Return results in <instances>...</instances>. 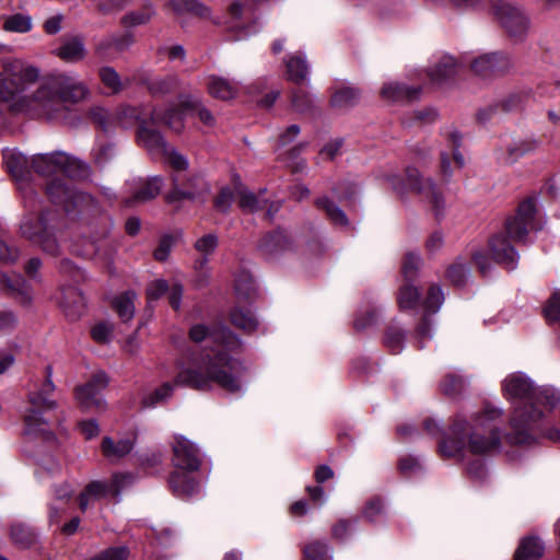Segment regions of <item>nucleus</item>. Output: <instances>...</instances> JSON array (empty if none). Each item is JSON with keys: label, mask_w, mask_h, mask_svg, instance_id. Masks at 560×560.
<instances>
[{"label": "nucleus", "mask_w": 560, "mask_h": 560, "mask_svg": "<svg viewBox=\"0 0 560 560\" xmlns=\"http://www.w3.org/2000/svg\"><path fill=\"white\" fill-rule=\"evenodd\" d=\"M520 104V98L515 95H510L500 103L495 105H491L488 108L481 109L478 113L479 120L486 121L489 119L493 114L497 113H509L513 109H515Z\"/></svg>", "instance_id": "obj_45"}, {"label": "nucleus", "mask_w": 560, "mask_h": 560, "mask_svg": "<svg viewBox=\"0 0 560 560\" xmlns=\"http://www.w3.org/2000/svg\"><path fill=\"white\" fill-rule=\"evenodd\" d=\"M47 195L51 202L60 205L66 212H70L75 208H81L89 203L91 196L77 191L70 187L69 182L65 178H56L50 180L46 187Z\"/></svg>", "instance_id": "obj_9"}, {"label": "nucleus", "mask_w": 560, "mask_h": 560, "mask_svg": "<svg viewBox=\"0 0 560 560\" xmlns=\"http://www.w3.org/2000/svg\"><path fill=\"white\" fill-rule=\"evenodd\" d=\"M55 384L52 382V369L50 365L46 366V380L42 387L37 392H32L28 395V401L33 407L54 409L57 404L50 399L49 396L55 390Z\"/></svg>", "instance_id": "obj_23"}, {"label": "nucleus", "mask_w": 560, "mask_h": 560, "mask_svg": "<svg viewBox=\"0 0 560 560\" xmlns=\"http://www.w3.org/2000/svg\"><path fill=\"white\" fill-rule=\"evenodd\" d=\"M308 74V65L304 57L296 55L292 56L287 61V75L288 79L299 83L304 81Z\"/></svg>", "instance_id": "obj_43"}, {"label": "nucleus", "mask_w": 560, "mask_h": 560, "mask_svg": "<svg viewBox=\"0 0 560 560\" xmlns=\"http://www.w3.org/2000/svg\"><path fill=\"white\" fill-rule=\"evenodd\" d=\"M135 299L136 293L128 291L114 301V306L122 322L130 320L135 315Z\"/></svg>", "instance_id": "obj_44"}, {"label": "nucleus", "mask_w": 560, "mask_h": 560, "mask_svg": "<svg viewBox=\"0 0 560 560\" xmlns=\"http://www.w3.org/2000/svg\"><path fill=\"white\" fill-rule=\"evenodd\" d=\"M317 209L325 211L327 218L334 223L341 226H348L349 220L343 212L329 197L323 196L315 200Z\"/></svg>", "instance_id": "obj_37"}, {"label": "nucleus", "mask_w": 560, "mask_h": 560, "mask_svg": "<svg viewBox=\"0 0 560 560\" xmlns=\"http://www.w3.org/2000/svg\"><path fill=\"white\" fill-rule=\"evenodd\" d=\"M133 39L130 34H125L121 36H109L101 40L95 48L96 54L100 56H106L107 51L112 48H115L118 51H122L127 49Z\"/></svg>", "instance_id": "obj_42"}, {"label": "nucleus", "mask_w": 560, "mask_h": 560, "mask_svg": "<svg viewBox=\"0 0 560 560\" xmlns=\"http://www.w3.org/2000/svg\"><path fill=\"white\" fill-rule=\"evenodd\" d=\"M208 191V184L199 176L189 177L186 184H179L178 178L175 177L174 188L167 195V200L172 202L182 199H195Z\"/></svg>", "instance_id": "obj_17"}, {"label": "nucleus", "mask_w": 560, "mask_h": 560, "mask_svg": "<svg viewBox=\"0 0 560 560\" xmlns=\"http://www.w3.org/2000/svg\"><path fill=\"white\" fill-rule=\"evenodd\" d=\"M166 152H163L160 158H164L170 165L177 171H185L188 167L187 159L179 154L173 147L168 145Z\"/></svg>", "instance_id": "obj_63"}, {"label": "nucleus", "mask_w": 560, "mask_h": 560, "mask_svg": "<svg viewBox=\"0 0 560 560\" xmlns=\"http://www.w3.org/2000/svg\"><path fill=\"white\" fill-rule=\"evenodd\" d=\"M544 314L548 323H560V290L556 291L547 301Z\"/></svg>", "instance_id": "obj_58"}, {"label": "nucleus", "mask_w": 560, "mask_h": 560, "mask_svg": "<svg viewBox=\"0 0 560 560\" xmlns=\"http://www.w3.org/2000/svg\"><path fill=\"white\" fill-rule=\"evenodd\" d=\"M173 464L186 471L199 469L201 460L198 447L183 435H176L173 443Z\"/></svg>", "instance_id": "obj_11"}, {"label": "nucleus", "mask_w": 560, "mask_h": 560, "mask_svg": "<svg viewBox=\"0 0 560 560\" xmlns=\"http://www.w3.org/2000/svg\"><path fill=\"white\" fill-rule=\"evenodd\" d=\"M31 167L40 176L65 175L74 176L85 171L86 164L62 151L36 154L31 160Z\"/></svg>", "instance_id": "obj_6"}, {"label": "nucleus", "mask_w": 560, "mask_h": 560, "mask_svg": "<svg viewBox=\"0 0 560 560\" xmlns=\"http://www.w3.org/2000/svg\"><path fill=\"white\" fill-rule=\"evenodd\" d=\"M149 118L152 124L163 122L175 132H180L184 129V116L177 108H170L165 112L153 109L149 113Z\"/></svg>", "instance_id": "obj_33"}, {"label": "nucleus", "mask_w": 560, "mask_h": 560, "mask_svg": "<svg viewBox=\"0 0 560 560\" xmlns=\"http://www.w3.org/2000/svg\"><path fill=\"white\" fill-rule=\"evenodd\" d=\"M59 304L62 307L67 317L71 320L78 319L84 312L85 300L83 294L78 288L67 285L61 289V296Z\"/></svg>", "instance_id": "obj_19"}, {"label": "nucleus", "mask_w": 560, "mask_h": 560, "mask_svg": "<svg viewBox=\"0 0 560 560\" xmlns=\"http://www.w3.org/2000/svg\"><path fill=\"white\" fill-rule=\"evenodd\" d=\"M494 15L513 35L523 33L527 27V18L523 10L509 2L499 1L492 7Z\"/></svg>", "instance_id": "obj_13"}, {"label": "nucleus", "mask_w": 560, "mask_h": 560, "mask_svg": "<svg viewBox=\"0 0 560 560\" xmlns=\"http://www.w3.org/2000/svg\"><path fill=\"white\" fill-rule=\"evenodd\" d=\"M444 302V294L439 285H431L425 298L424 305L429 313L439 311Z\"/></svg>", "instance_id": "obj_60"}, {"label": "nucleus", "mask_w": 560, "mask_h": 560, "mask_svg": "<svg viewBox=\"0 0 560 560\" xmlns=\"http://www.w3.org/2000/svg\"><path fill=\"white\" fill-rule=\"evenodd\" d=\"M511 63L510 60L500 54H485L471 63L474 72L481 77H489L504 73Z\"/></svg>", "instance_id": "obj_14"}, {"label": "nucleus", "mask_w": 560, "mask_h": 560, "mask_svg": "<svg viewBox=\"0 0 560 560\" xmlns=\"http://www.w3.org/2000/svg\"><path fill=\"white\" fill-rule=\"evenodd\" d=\"M177 368L178 372L173 382H164L142 396L141 405L144 408H154L166 402L173 396L176 386H186L200 392L218 386L233 394L244 388V383L230 371L233 368V361L222 353L214 357L205 355L192 365L177 364Z\"/></svg>", "instance_id": "obj_2"}, {"label": "nucleus", "mask_w": 560, "mask_h": 560, "mask_svg": "<svg viewBox=\"0 0 560 560\" xmlns=\"http://www.w3.org/2000/svg\"><path fill=\"white\" fill-rule=\"evenodd\" d=\"M138 144L143 147L151 155L159 156L166 152L168 144L156 129L147 126V119L141 121L137 131Z\"/></svg>", "instance_id": "obj_18"}, {"label": "nucleus", "mask_w": 560, "mask_h": 560, "mask_svg": "<svg viewBox=\"0 0 560 560\" xmlns=\"http://www.w3.org/2000/svg\"><path fill=\"white\" fill-rule=\"evenodd\" d=\"M361 92L350 85H340L332 90L329 104L337 109H348L359 103Z\"/></svg>", "instance_id": "obj_28"}, {"label": "nucleus", "mask_w": 560, "mask_h": 560, "mask_svg": "<svg viewBox=\"0 0 560 560\" xmlns=\"http://www.w3.org/2000/svg\"><path fill=\"white\" fill-rule=\"evenodd\" d=\"M133 481V476L130 474H115L107 481V485L110 486L112 495L118 498L121 491L130 486Z\"/></svg>", "instance_id": "obj_62"}, {"label": "nucleus", "mask_w": 560, "mask_h": 560, "mask_svg": "<svg viewBox=\"0 0 560 560\" xmlns=\"http://www.w3.org/2000/svg\"><path fill=\"white\" fill-rule=\"evenodd\" d=\"M52 54L66 62H78L84 59L86 49L82 37L70 36L62 39L61 45Z\"/></svg>", "instance_id": "obj_22"}, {"label": "nucleus", "mask_w": 560, "mask_h": 560, "mask_svg": "<svg viewBox=\"0 0 560 560\" xmlns=\"http://www.w3.org/2000/svg\"><path fill=\"white\" fill-rule=\"evenodd\" d=\"M163 179L160 176H153L147 179L140 178L135 182V188L131 191V196L126 199L127 206H135L137 203H144L149 200L154 199L162 189Z\"/></svg>", "instance_id": "obj_15"}, {"label": "nucleus", "mask_w": 560, "mask_h": 560, "mask_svg": "<svg viewBox=\"0 0 560 560\" xmlns=\"http://www.w3.org/2000/svg\"><path fill=\"white\" fill-rule=\"evenodd\" d=\"M24 434L30 438H39L47 442L55 441V434L49 430L48 423L35 409H28L24 415Z\"/></svg>", "instance_id": "obj_20"}, {"label": "nucleus", "mask_w": 560, "mask_h": 560, "mask_svg": "<svg viewBox=\"0 0 560 560\" xmlns=\"http://www.w3.org/2000/svg\"><path fill=\"white\" fill-rule=\"evenodd\" d=\"M188 336L195 343H201L206 340H210L218 347L211 353L207 352L201 354L199 358L191 360L188 365H192L205 355L214 357L218 353H222L233 361V368L230 371L243 383L241 374L244 368L240 361L232 358L230 354L240 351L242 349V342L229 328L219 326L209 327L205 324H195L190 327Z\"/></svg>", "instance_id": "obj_5"}, {"label": "nucleus", "mask_w": 560, "mask_h": 560, "mask_svg": "<svg viewBox=\"0 0 560 560\" xmlns=\"http://www.w3.org/2000/svg\"><path fill=\"white\" fill-rule=\"evenodd\" d=\"M0 292L12 296L23 305H27L32 301L31 287L21 275L10 278L0 272Z\"/></svg>", "instance_id": "obj_16"}, {"label": "nucleus", "mask_w": 560, "mask_h": 560, "mask_svg": "<svg viewBox=\"0 0 560 560\" xmlns=\"http://www.w3.org/2000/svg\"><path fill=\"white\" fill-rule=\"evenodd\" d=\"M100 79L105 88L109 90L110 93L115 94L122 90L124 84L120 80L119 74L112 67H103L100 69Z\"/></svg>", "instance_id": "obj_52"}, {"label": "nucleus", "mask_w": 560, "mask_h": 560, "mask_svg": "<svg viewBox=\"0 0 560 560\" xmlns=\"http://www.w3.org/2000/svg\"><path fill=\"white\" fill-rule=\"evenodd\" d=\"M33 27L32 18L27 14L15 13L5 18L3 30L14 33H27Z\"/></svg>", "instance_id": "obj_46"}, {"label": "nucleus", "mask_w": 560, "mask_h": 560, "mask_svg": "<svg viewBox=\"0 0 560 560\" xmlns=\"http://www.w3.org/2000/svg\"><path fill=\"white\" fill-rule=\"evenodd\" d=\"M405 340V334L401 329L390 327L385 334L384 342L386 347L393 352L398 353L401 351Z\"/></svg>", "instance_id": "obj_57"}, {"label": "nucleus", "mask_w": 560, "mask_h": 560, "mask_svg": "<svg viewBox=\"0 0 560 560\" xmlns=\"http://www.w3.org/2000/svg\"><path fill=\"white\" fill-rule=\"evenodd\" d=\"M305 560H331L328 553V547L323 541L310 542L304 548Z\"/></svg>", "instance_id": "obj_55"}, {"label": "nucleus", "mask_w": 560, "mask_h": 560, "mask_svg": "<svg viewBox=\"0 0 560 560\" xmlns=\"http://www.w3.org/2000/svg\"><path fill=\"white\" fill-rule=\"evenodd\" d=\"M397 299L400 310H412L419 303L420 292L411 282H406L400 287Z\"/></svg>", "instance_id": "obj_47"}, {"label": "nucleus", "mask_w": 560, "mask_h": 560, "mask_svg": "<svg viewBox=\"0 0 560 560\" xmlns=\"http://www.w3.org/2000/svg\"><path fill=\"white\" fill-rule=\"evenodd\" d=\"M10 539L20 549H27L37 542V534L23 522H14L10 526Z\"/></svg>", "instance_id": "obj_31"}, {"label": "nucleus", "mask_w": 560, "mask_h": 560, "mask_svg": "<svg viewBox=\"0 0 560 560\" xmlns=\"http://www.w3.org/2000/svg\"><path fill=\"white\" fill-rule=\"evenodd\" d=\"M133 448V441L122 439L115 442L112 438H104L102 441V452L109 459L121 458L128 455Z\"/></svg>", "instance_id": "obj_36"}, {"label": "nucleus", "mask_w": 560, "mask_h": 560, "mask_svg": "<svg viewBox=\"0 0 560 560\" xmlns=\"http://www.w3.org/2000/svg\"><path fill=\"white\" fill-rule=\"evenodd\" d=\"M129 555L130 551L126 546L109 547L98 552L91 560H127Z\"/></svg>", "instance_id": "obj_59"}, {"label": "nucleus", "mask_w": 560, "mask_h": 560, "mask_svg": "<svg viewBox=\"0 0 560 560\" xmlns=\"http://www.w3.org/2000/svg\"><path fill=\"white\" fill-rule=\"evenodd\" d=\"M536 211L534 198L523 200L518 205L515 215L505 222L508 235L516 242H525L529 232L539 229L536 222Z\"/></svg>", "instance_id": "obj_7"}, {"label": "nucleus", "mask_w": 560, "mask_h": 560, "mask_svg": "<svg viewBox=\"0 0 560 560\" xmlns=\"http://www.w3.org/2000/svg\"><path fill=\"white\" fill-rule=\"evenodd\" d=\"M1 66L0 100L11 112L56 119L65 114L67 104L75 105L90 95L75 73H50L31 91L40 78L39 68L21 59H5Z\"/></svg>", "instance_id": "obj_1"}, {"label": "nucleus", "mask_w": 560, "mask_h": 560, "mask_svg": "<svg viewBox=\"0 0 560 560\" xmlns=\"http://www.w3.org/2000/svg\"><path fill=\"white\" fill-rule=\"evenodd\" d=\"M421 258L418 254L408 253L402 262V275L406 282H411L419 270Z\"/></svg>", "instance_id": "obj_56"}, {"label": "nucleus", "mask_w": 560, "mask_h": 560, "mask_svg": "<svg viewBox=\"0 0 560 560\" xmlns=\"http://www.w3.org/2000/svg\"><path fill=\"white\" fill-rule=\"evenodd\" d=\"M280 247V233L276 229L265 234L259 243V250L266 258H273L277 256Z\"/></svg>", "instance_id": "obj_50"}, {"label": "nucleus", "mask_w": 560, "mask_h": 560, "mask_svg": "<svg viewBox=\"0 0 560 560\" xmlns=\"http://www.w3.org/2000/svg\"><path fill=\"white\" fill-rule=\"evenodd\" d=\"M91 117L105 132L112 130V126L116 125L113 119V114H108L106 109L97 107L91 110Z\"/></svg>", "instance_id": "obj_64"}, {"label": "nucleus", "mask_w": 560, "mask_h": 560, "mask_svg": "<svg viewBox=\"0 0 560 560\" xmlns=\"http://www.w3.org/2000/svg\"><path fill=\"white\" fill-rule=\"evenodd\" d=\"M457 72V62L451 56H443L434 66L429 70V77L432 82L441 84L448 79H452Z\"/></svg>", "instance_id": "obj_32"}, {"label": "nucleus", "mask_w": 560, "mask_h": 560, "mask_svg": "<svg viewBox=\"0 0 560 560\" xmlns=\"http://www.w3.org/2000/svg\"><path fill=\"white\" fill-rule=\"evenodd\" d=\"M231 322L237 328L247 332L256 330L258 322L250 310L236 305L231 312Z\"/></svg>", "instance_id": "obj_39"}, {"label": "nucleus", "mask_w": 560, "mask_h": 560, "mask_svg": "<svg viewBox=\"0 0 560 560\" xmlns=\"http://www.w3.org/2000/svg\"><path fill=\"white\" fill-rule=\"evenodd\" d=\"M502 415L501 409L490 406H486L481 412L474 415L471 422L464 416L457 415L439 443L441 456L462 458L465 452L485 455L499 450L500 431L492 422Z\"/></svg>", "instance_id": "obj_3"}, {"label": "nucleus", "mask_w": 560, "mask_h": 560, "mask_svg": "<svg viewBox=\"0 0 560 560\" xmlns=\"http://www.w3.org/2000/svg\"><path fill=\"white\" fill-rule=\"evenodd\" d=\"M422 195L429 200L431 203L432 211L434 215L439 219L443 217L445 210V200L442 192L438 189L436 185L432 179H428V187L425 192Z\"/></svg>", "instance_id": "obj_48"}, {"label": "nucleus", "mask_w": 560, "mask_h": 560, "mask_svg": "<svg viewBox=\"0 0 560 560\" xmlns=\"http://www.w3.org/2000/svg\"><path fill=\"white\" fill-rule=\"evenodd\" d=\"M115 124L124 129L130 128L135 122L139 126L145 120L142 109L131 106H121L114 114Z\"/></svg>", "instance_id": "obj_38"}, {"label": "nucleus", "mask_w": 560, "mask_h": 560, "mask_svg": "<svg viewBox=\"0 0 560 560\" xmlns=\"http://www.w3.org/2000/svg\"><path fill=\"white\" fill-rule=\"evenodd\" d=\"M170 4L174 11L178 13L187 11L201 18H207L209 15L208 8L202 3H199L197 0H185L183 5L177 3L175 0H172Z\"/></svg>", "instance_id": "obj_54"}, {"label": "nucleus", "mask_w": 560, "mask_h": 560, "mask_svg": "<svg viewBox=\"0 0 560 560\" xmlns=\"http://www.w3.org/2000/svg\"><path fill=\"white\" fill-rule=\"evenodd\" d=\"M445 140L452 150L453 159L457 167L462 168L465 165L464 155L460 153L459 148L462 145V135L453 127L445 129Z\"/></svg>", "instance_id": "obj_49"}, {"label": "nucleus", "mask_w": 560, "mask_h": 560, "mask_svg": "<svg viewBox=\"0 0 560 560\" xmlns=\"http://www.w3.org/2000/svg\"><path fill=\"white\" fill-rule=\"evenodd\" d=\"M490 249L495 261L508 269H514L518 254L509 241L502 235H495L490 240Z\"/></svg>", "instance_id": "obj_21"}, {"label": "nucleus", "mask_w": 560, "mask_h": 560, "mask_svg": "<svg viewBox=\"0 0 560 560\" xmlns=\"http://www.w3.org/2000/svg\"><path fill=\"white\" fill-rule=\"evenodd\" d=\"M237 305L252 304L258 295L253 277L247 272L237 276L234 285Z\"/></svg>", "instance_id": "obj_29"}, {"label": "nucleus", "mask_w": 560, "mask_h": 560, "mask_svg": "<svg viewBox=\"0 0 560 560\" xmlns=\"http://www.w3.org/2000/svg\"><path fill=\"white\" fill-rule=\"evenodd\" d=\"M207 90L212 97L221 101L232 100L238 93V86L235 82L215 74L208 77Z\"/></svg>", "instance_id": "obj_24"}, {"label": "nucleus", "mask_w": 560, "mask_h": 560, "mask_svg": "<svg viewBox=\"0 0 560 560\" xmlns=\"http://www.w3.org/2000/svg\"><path fill=\"white\" fill-rule=\"evenodd\" d=\"M217 246L218 237L214 234L203 235L202 237L198 238L195 243L196 250L202 254L203 256H208L211 253H213ZM198 264L200 265V267L205 266L207 264V257H203L202 259L198 260Z\"/></svg>", "instance_id": "obj_53"}, {"label": "nucleus", "mask_w": 560, "mask_h": 560, "mask_svg": "<svg viewBox=\"0 0 560 560\" xmlns=\"http://www.w3.org/2000/svg\"><path fill=\"white\" fill-rule=\"evenodd\" d=\"M21 233L24 237L38 243L46 253L52 256L59 254V245L56 238L47 233L44 214L36 220L25 218L21 223Z\"/></svg>", "instance_id": "obj_10"}, {"label": "nucleus", "mask_w": 560, "mask_h": 560, "mask_svg": "<svg viewBox=\"0 0 560 560\" xmlns=\"http://www.w3.org/2000/svg\"><path fill=\"white\" fill-rule=\"evenodd\" d=\"M112 495L110 486L107 481L94 480L89 482L79 495V508L81 511L86 509L94 502Z\"/></svg>", "instance_id": "obj_25"}, {"label": "nucleus", "mask_w": 560, "mask_h": 560, "mask_svg": "<svg viewBox=\"0 0 560 560\" xmlns=\"http://www.w3.org/2000/svg\"><path fill=\"white\" fill-rule=\"evenodd\" d=\"M154 14L151 5H144L139 11H131L121 18V24L127 27H135L148 23Z\"/></svg>", "instance_id": "obj_51"}, {"label": "nucleus", "mask_w": 560, "mask_h": 560, "mask_svg": "<svg viewBox=\"0 0 560 560\" xmlns=\"http://www.w3.org/2000/svg\"><path fill=\"white\" fill-rule=\"evenodd\" d=\"M539 145L540 141L534 136L516 138L497 151V159L504 165H511L521 158L535 152Z\"/></svg>", "instance_id": "obj_12"}, {"label": "nucleus", "mask_w": 560, "mask_h": 560, "mask_svg": "<svg viewBox=\"0 0 560 560\" xmlns=\"http://www.w3.org/2000/svg\"><path fill=\"white\" fill-rule=\"evenodd\" d=\"M464 386V380L454 374L446 375L441 383V389L447 396H455L462 393Z\"/></svg>", "instance_id": "obj_61"}, {"label": "nucleus", "mask_w": 560, "mask_h": 560, "mask_svg": "<svg viewBox=\"0 0 560 560\" xmlns=\"http://www.w3.org/2000/svg\"><path fill=\"white\" fill-rule=\"evenodd\" d=\"M108 385V377L104 372L95 373L84 385L75 388V398L83 410L103 411L106 408V401L102 392Z\"/></svg>", "instance_id": "obj_8"}, {"label": "nucleus", "mask_w": 560, "mask_h": 560, "mask_svg": "<svg viewBox=\"0 0 560 560\" xmlns=\"http://www.w3.org/2000/svg\"><path fill=\"white\" fill-rule=\"evenodd\" d=\"M4 164L9 173L18 180H22L26 173L30 160L21 152L5 151L3 154Z\"/></svg>", "instance_id": "obj_35"}, {"label": "nucleus", "mask_w": 560, "mask_h": 560, "mask_svg": "<svg viewBox=\"0 0 560 560\" xmlns=\"http://www.w3.org/2000/svg\"><path fill=\"white\" fill-rule=\"evenodd\" d=\"M116 156V149L114 143L106 140H97L92 149V158L95 164L104 167L112 162Z\"/></svg>", "instance_id": "obj_41"}, {"label": "nucleus", "mask_w": 560, "mask_h": 560, "mask_svg": "<svg viewBox=\"0 0 560 560\" xmlns=\"http://www.w3.org/2000/svg\"><path fill=\"white\" fill-rule=\"evenodd\" d=\"M420 88H410L397 82H389L381 89V96L387 102L413 101L419 97Z\"/></svg>", "instance_id": "obj_27"}, {"label": "nucleus", "mask_w": 560, "mask_h": 560, "mask_svg": "<svg viewBox=\"0 0 560 560\" xmlns=\"http://www.w3.org/2000/svg\"><path fill=\"white\" fill-rule=\"evenodd\" d=\"M503 393L509 399H518L511 418L512 432L506 440L511 444H530L533 436L528 432L532 424L544 415L540 406L553 408L560 400L552 388H533L532 382L524 374H512L503 381Z\"/></svg>", "instance_id": "obj_4"}, {"label": "nucleus", "mask_w": 560, "mask_h": 560, "mask_svg": "<svg viewBox=\"0 0 560 560\" xmlns=\"http://www.w3.org/2000/svg\"><path fill=\"white\" fill-rule=\"evenodd\" d=\"M185 471L173 472L168 480L173 493L179 498H189L199 490V482Z\"/></svg>", "instance_id": "obj_26"}, {"label": "nucleus", "mask_w": 560, "mask_h": 560, "mask_svg": "<svg viewBox=\"0 0 560 560\" xmlns=\"http://www.w3.org/2000/svg\"><path fill=\"white\" fill-rule=\"evenodd\" d=\"M179 104L185 109L194 110L205 126L213 127L215 125V117L212 112L202 104L199 97L183 95L180 96Z\"/></svg>", "instance_id": "obj_34"}, {"label": "nucleus", "mask_w": 560, "mask_h": 560, "mask_svg": "<svg viewBox=\"0 0 560 560\" xmlns=\"http://www.w3.org/2000/svg\"><path fill=\"white\" fill-rule=\"evenodd\" d=\"M264 194L262 190L259 195H255L247 189H241L238 191V206L246 212H256L264 209L269 202L267 198L261 197Z\"/></svg>", "instance_id": "obj_40"}, {"label": "nucleus", "mask_w": 560, "mask_h": 560, "mask_svg": "<svg viewBox=\"0 0 560 560\" xmlns=\"http://www.w3.org/2000/svg\"><path fill=\"white\" fill-rule=\"evenodd\" d=\"M545 545L537 536L524 537L515 551L514 560H538L542 557Z\"/></svg>", "instance_id": "obj_30"}]
</instances>
